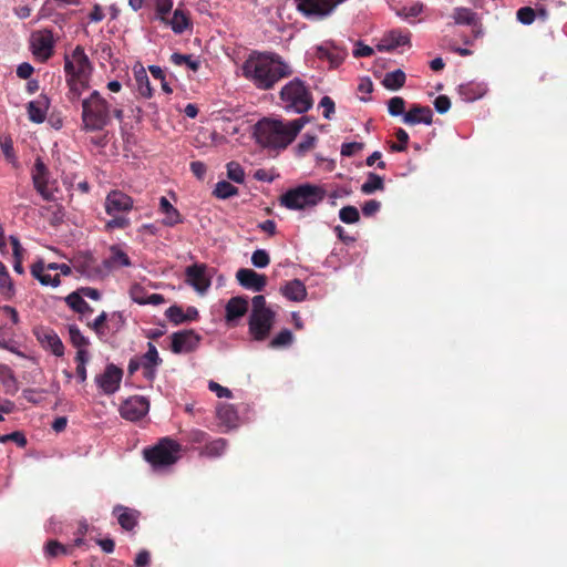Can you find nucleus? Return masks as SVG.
<instances>
[{
  "label": "nucleus",
  "mask_w": 567,
  "mask_h": 567,
  "mask_svg": "<svg viewBox=\"0 0 567 567\" xmlns=\"http://www.w3.org/2000/svg\"><path fill=\"white\" fill-rule=\"evenodd\" d=\"M293 73L282 56L275 52L254 51L243 64V75L259 90H270Z\"/></svg>",
  "instance_id": "f257e3e1"
},
{
  "label": "nucleus",
  "mask_w": 567,
  "mask_h": 567,
  "mask_svg": "<svg viewBox=\"0 0 567 567\" xmlns=\"http://www.w3.org/2000/svg\"><path fill=\"white\" fill-rule=\"evenodd\" d=\"M309 122L307 116L285 123L280 120L264 118L256 124L257 142L264 147L285 150Z\"/></svg>",
  "instance_id": "f03ea898"
},
{
  "label": "nucleus",
  "mask_w": 567,
  "mask_h": 567,
  "mask_svg": "<svg viewBox=\"0 0 567 567\" xmlns=\"http://www.w3.org/2000/svg\"><path fill=\"white\" fill-rule=\"evenodd\" d=\"M81 118L83 130L102 131L111 122V104L95 90L82 100Z\"/></svg>",
  "instance_id": "7ed1b4c3"
},
{
  "label": "nucleus",
  "mask_w": 567,
  "mask_h": 567,
  "mask_svg": "<svg viewBox=\"0 0 567 567\" xmlns=\"http://www.w3.org/2000/svg\"><path fill=\"white\" fill-rule=\"evenodd\" d=\"M324 197L326 190L321 186L306 183L288 189L280 196L279 202L290 210H302L317 206Z\"/></svg>",
  "instance_id": "20e7f679"
},
{
  "label": "nucleus",
  "mask_w": 567,
  "mask_h": 567,
  "mask_svg": "<svg viewBox=\"0 0 567 567\" xmlns=\"http://www.w3.org/2000/svg\"><path fill=\"white\" fill-rule=\"evenodd\" d=\"M279 95L285 107L298 114L308 112L313 105L311 92L299 78H295L284 85Z\"/></svg>",
  "instance_id": "39448f33"
},
{
  "label": "nucleus",
  "mask_w": 567,
  "mask_h": 567,
  "mask_svg": "<svg viewBox=\"0 0 567 567\" xmlns=\"http://www.w3.org/2000/svg\"><path fill=\"white\" fill-rule=\"evenodd\" d=\"M182 451L181 444L169 436L158 440V442L143 451L144 458L155 468L173 465L179 458Z\"/></svg>",
  "instance_id": "423d86ee"
},
{
  "label": "nucleus",
  "mask_w": 567,
  "mask_h": 567,
  "mask_svg": "<svg viewBox=\"0 0 567 567\" xmlns=\"http://www.w3.org/2000/svg\"><path fill=\"white\" fill-rule=\"evenodd\" d=\"M93 66L81 45L75 47L71 55L64 56L65 78H84L92 75Z\"/></svg>",
  "instance_id": "0eeeda50"
},
{
  "label": "nucleus",
  "mask_w": 567,
  "mask_h": 567,
  "mask_svg": "<svg viewBox=\"0 0 567 567\" xmlns=\"http://www.w3.org/2000/svg\"><path fill=\"white\" fill-rule=\"evenodd\" d=\"M72 267L83 277L89 279H101L105 276L103 262L99 264L96 258L89 251L79 252L72 259Z\"/></svg>",
  "instance_id": "6e6552de"
},
{
  "label": "nucleus",
  "mask_w": 567,
  "mask_h": 567,
  "mask_svg": "<svg viewBox=\"0 0 567 567\" xmlns=\"http://www.w3.org/2000/svg\"><path fill=\"white\" fill-rule=\"evenodd\" d=\"M275 322V312L265 311L250 313L249 317V332L257 341H264L268 338L270 330Z\"/></svg>",
  "instance_id": "1a4fd4ad"
},
{
  "label": "nucleus",
  "mask_w": 567,
  "mask_h": 567,
  "mask_svg": "<svg viewBox=\"0 0 567 567\" xmlns=\"http://www.w3.org/2000/svg\"><path fill=\"white\" fill-rule=\"evenodd\" d=\"M297 9L306 17H326L344 0H293Z\"/></svg>",
  "instance_id": "9d476101"
},
{
  "label": "nucleus",
  "mask_w": 567,
  "mask_h": 567,
  "mask_svg": "<svg viewBox=\"0 0 567 567\" xmlns=\"http://www.w3.org/2000/svg\"><path fill=\"white\" fill-rule=\"evenodd\" d=\"M123 370L114 363H109L103 373L95 377L97 386L104 394H114L121 385Z\"/></svg>",
  "instance_id": "9b49d317"
},
{
  "label": "nucleus",
  "mask_w": 567,
  "mask_h": 567,
  "mask_svg": "<svg viewBox=\"0 0 567 567\" xmlns=\"http://www.w3.org/2000/svg\"><path fill=\"white\" fill-rule=\"evenodd\" d=\"M32 53L41 62L48 61L54 52V38L51 30L44 29L32 35Z\"/></svg>",
  "instance_id": "f8f14e48"
},
{
  "label": "nucleus",
  "mask_w": 567,
  "mask_h": 567,
  "mask_svg": "<svg viewBox=\"0 0 567 567\" xmlns=\"http://www.w3.org/2000/svg\"><path fill=\"white\" fill-rule=\"evenodd\" d=\"M171 350L173 353H188L195 351L202 340L193 329L174 332L171 337Z\"/></svg>",
  "instance_id": "ddd939ff"
},
{
  "label": "nucleus",
  "mask_w": 567,
  "mask_h": 567,
  "mask_svg": "<svg viewBox=\"0 0 567 567\" xmlns=\"http://www.w3.org/2000/svg\"><path fill=\"white\" fill-rule=\"evenodd\" d=\"M134 200L122 190H111L105 198V212L110 216L128 213L133 209Z\"/></svg>",
  "instance_id": "4468645a"
},
{
  "label": "nucleus",
  "mask_w": 567,
  "mask_h": 567,
  "mask_svg": "<svg viewBox=\"0 0 567 567\" xmlns=\"http://www.w3.org/2000/svg\"><path fill=\"white\" fill-rule=\"evenodd\" d=\"M150 402L144 396L134 395L125 400L120 406V414L128 421H137L146 415Z\"/></svg>",
  "instance_id": "2eb2a0df"
},
{
  "label": "nucleus",
  "mask_w": 567,
  "mask_h": 567,
  "mask_svg": "<svg viewBox=\"0 0 567 567\" xmlns=\"http://www.w3.org/2000/svg\"><path fill=\"white\" fill-rule=\"evenodd\" d=\"M205 264H194L185 269V282L192 286L197 292L204 293L210 287V278L206 275Z\"/></svg>",
  "instance_id": "dca6fc26"
},
{
  "label": "nucleus",
  "mask_w": 567,
  "mask_h": 567,
  "mask_svg": "<svg viewBox=\"0 0 567 567\" xmlns=\"http://www.w3.org/2000/svg\"><path fill=\"white\" fill-rule=\"evenodd\" d=\"M34 188L44 200L53 199V192L49 186V171L41 158H37L32 171Z\"/></svg>",
  "instance_id": "f3484780"
},
{
  "label": "nucleus",
  "mask_w": 567,
  "mask_h": 567,
  "mask_svg": "<svg viewBox=\"0 0 567 567\" xmlns=\"http://www.w3.org/2000/svg\"><path fill=\"white\" fill-rule=\"evenodd\" d=\"M236 279L244 288L257 292L262 291L267 285V277L265 275H260L249 268H240L236 272Z\"/></svg>",
  "instance_id": "a211bd4d"
},
{
  "label": "nucleus",
  "mask_w": 567,
  "mask_h": 567,
  "mask_svg": "<svg viewBox=\"0 0 567 567\" xmlns=\"http://www.w3.org/2000/svg\"><path fill=\"white\" fill-rule=\"evenodd\" d=\"M35 336L41 346L51 350L54 355L62 357L64 354V346L53 329L41 327L35 330Z\"/></svg>",
  "instance_id": "6ab92c4d"
},
{
  "label": "nucleus",
  "mask_w": 567,
  "mask_h": 567,
  "mask_svg": "<svg viewBox=\"0 0 567 567\" xmlns=\"http://www.w3.org/2000/svg\"><path fill=\"white\" fill-rule=\"evenodd\" d=\"M403 122L408 125L426 124L433 122V112L430 106L412 104L410 110L404 114Z\"/></svg>",
  "instance_id": "aec40b11"
},
{
  "label": "nucleus",
  "mask_w": 567,
  "mask_h": 567,
  "mask_svg": "<svg viewBox=\"0 0 567 567\" xmlns=\"http://www.w3.org/2000/svg\"><path fill=\"white\" fill-rule=\"evenodd\" d=\"M50 107V100L45 94H40L35 100L27 104L28 117L31 122L40 124L43 123L48 110Z\"/></svg>",
  "instance_id": "412c9836"
},
{
  "label": "nucleus",
  "mask_w": 567,
  "mask_h": 567,
  "mask_svg": "<svg viewBox=\"0 0 567 567\" xmlns=\"http://www.w3.org/2000/svg\"><path fill=\"white\" fill-rule=\"evenodd\" d=\"M410 32L402 30H391L383 37L381 43L378 44L379 51H393L394 49L410 43Z\"/></svg>",
  "instance_id": "4be33fe9"
},
{
  "label": "nucleus",
  "mask_w": 567,
  "mask_h": 567,
  "mask_svg": "<svg viewBox=\"0 0 567 567\" xmlns=\"http://www.w3.org/2000/svg\"><path fill=\"white\" fill-rule=\"evenodd\" d=\"M248 311V300L245 297H231L225 307V319L227 323L244 317Z\"/></svg>",
  "instance_id": "5701e85b"
},
{
  "label": "nucleus",
  "mask_w": 567,
  "mask_h": 567,
  "mask_svg": "<svg viewBox=\"0 0 567 567\" xmlns=\"http://www.w3.org/2000/svg\"><path fill=\"white\" fill-rule=\"evenodd\" d=\"M280 292L288 300L300 302L307 297V289L305 284L299 279L287 281L281 288Z\"/></svg>",
  "instance_id": "b1692460"
},
{
  "label": "nucleus",
  "mask_w": 567,
  "mask_h": 567,
  "mask_svg": "<svg viewBox=\"0 0 567 567\" xmlns=\"http://www.w3.org/2000/svg\"><path fill=\"white\" fill-rule=\"evenodd\" d=\"M111 256L107 259H104L103 262V269H105V275L109 274V271L113 268L118 267H130L132 265L130 257L126 252H124L121 248L117 246L111 247Z\"/></svg>",
  "instance_id": "393cba45"
},
{
  "label": "nucleus",
  "mask_w": 567,
  "mask_h": 567,
  "mask_svg": "<svg viewBox=\"0 0 567 567\" xmlns=\"http://www.w3.org/2000/svg\"><path fill=\"white\" fill-rule=\"evenodd\" d=\"M91 76L82 78H65L66 85L69 89L68 99L70 102H75L81 99L84 91L90 89Z\"/></svg>",
  "instance_id": "a878e982"
},
{
  "label": "nucleus",
  "mask_w": 567,
  "mask_h": 567,
  "mask_svg": "<svg viewBox=\"0 0 567 567\" xmlns=\"http://www.w3.org/2000/svg\"><path fill=\"white\" fill-rule=\"evenodd\" d=\"M162 22L169 25L172 30L177 34L183 33L187 28L190 27V19L188 14L179 8L174 11L171 19L166 16V20H162Z\"/></svg>",
  "instance_id": "bb28decb"
},
{
  "label": "nucleus",
  "mask_w": 567,
  "mask_h": 567,
  "mask_svg": "<svg viewBox=\"0 0 567 567\" xmlns=\"http://www.w3.org/2000/svg\"><path fill=\"white\" fill-rule=\"evenodd\" d=\"M31 274L43 286L58 287L61 282L60 276L58 274L52 276V275L45 272V266L41 260L32 265Z\"/></svg>",
  "instance_id": "cd10ccee"
},
{
  "label": "nucleus",
  "mask_w": 567,
  "mask_h": 567,
  "mask_svg": "<svg viewBox=\"0 0 567 567\" xmlns=\"http://www.w3.org/2000/svg\"><path fill=\"white\" fill-rule=\"evenodd\" d=\"M159 210L165 215V218L163 219V224L165 226L173 227L182 223L179 212L164 196L159 199Z\"/></svg>",
  "instance_id": "c85d7f7f"
},
{
  "label": "nucleus",
  "mask_w": 567,
  "mask_h": 567,
  "mask_svg": "<svg viewBox=\"0 0 567 567\" xmlns=\"http://www.w3.org/2000/svg\"><path fill=\"white\" fill-rule=\"evenodd\" d=\"M113 514L117 515L121 527L125 530H132L137 524L136 512L128 509L122 505H117L113 509Z\"/></svg>",
  "instance_id": "c756f323"
},
{
  "label": "nucleus",
  "mask_w": 567,
  "mask_h": 567,
  "mask_svg": "<svg viewBox=\"0 0 567 567\" xmlns=\"http://www.w3.org/2000/svg\"><path fill=\"white\" fill-rule=\"evenodd\" d=\"M451 18L454 24L458 25H476L477 14L470 8L456 7L454 8Z\"/></svg>",
  "instance_id": "7c9ffc66"
},
{
  "label": "nucleus",
  "mask_w": 567,
  "mask_h": 567,
  "mask_svg": "<svg viewBox=\"0 0 567 567\" xmlns=\"http://www.w3.org/2000/svg\"><path fill=\"white\" fill-rule=\"evenodd\" d=\"M227 445V440L223 437L215 439L213 441L206 442L204 447L200 450L199 455L209 458L219 457L226 451Z\"/></svg>",
  "instance_id": "2f4dec72"
},
{
  "label": "nucleus",
  "mask_w": 567,
  "mask_h": 567,
  "mask_svg": "<svg viewBox=\"0 0 567 567\" xmlns=\"http://www.w3.org/2000/svg\"><path fill=\"white\" fill-rule=\"evenodd\" d=\"M218 420L227 427L236 426L238 415L237 411L230 404L220 403L216 411Z\"/></svg>",
  "instance_id": "473e14b6"
},
{
  "label": "nucleus",
  "mask_w": 567,
  "mask_h": 567,
  "mask_svg": "<svg viewBox=\"0 0 567 567\" xmlns=\"http://www.w3.org/2000/svg\"><path fill=\"white\" fill-rule=\"evenodd\" d=\"M65 301L72 310L82 316H87L93 312V308L82 298V295L79 292H71L65 298Z\"/></svg>",
  "instance_id": "72a5a7b5"
},
{
  "label": "nucleus",
  "mask_w": 567,
  "mask_h": 567,
  "mask_svg": "<svg viewBox=\"0 0 567 567\" xmlns=\"http://www.w3.org/2000/svg\"><path fill=\"white\" fill-rule=\"evenodd\" d=\"M11 247H12V255H13V269L17 274L22 275L24 272V268L22 265L23 261V254L24 249L20 244V240L16 236H10L9 238Z\"/></svg>",
  "instance_id": "f704fd0d"
},
{
  "label": "nucleus",
  "mask_w": 567,
  "mask_h": 567,
  "mask_svg": "<svg viewBox=\"0 0 567 567\" xmlns=\"http://www.w3.org/2000/svg\"><path fill=\"white\" fill-rule=\"evenodd\" d=\"M405 79V73L402 70H395L385 74L382 84L388 90L396 91L404 85Z\"/></svg>",
  "instance_id": "c9c22d12"
},
{
  "label": "nucleus",
  "mask_w": 567,
  "mask_h": 567,
  "mask_svg": "<svg viewBox=\"0 0 567 567\" xmlns=\"http://www.w3.org/2000/svg\"><path fill=\"white\" fill-rule=\"evenodd\" d=\"M0 295L7 299L14 295V286L7 267L0 261Z\"/></svg>",
  "instance_id": "e433bc0d"
},
{
  "label": "nucleus",
  "mask_w": 567,
  "mask_h": 567,
  "mask_svg": "<svg viewBox=\"0 0 567 567\" xmlns=\"http://www.w3.org/2000/svg\"><path fill=\"white\" fill-rule=\"evenodd\" d=\"M384 189V179L380 175L370 172L367 181L361 186V192L365 195L373 194L377 190Z\"/></svg>",
  "instance_id": "4c0bfd02"
},
{
  "label": "nucleus",
  "mask_w": 567,
  "mask_h": 567,
  "mask_svg": "<svg viewBox=\"0 0 567 567\" xmlns=\"http://www.w3.org/2000/svg\"><path fill=\"white\" fill-rule=\"evenodd\" d=\"M44 554L48 558L71 555V547L61 544L55 539H50L44 546Z\"/></svg>",
  "instance_id": "58836bf2"
},
{
  "label": "nucleus",
  "mask_w": 567,
  "mask_h": 567,
  "mask_svg": "<svg viewBox=\"0 0 567 567\" xmlns=\"http://www.w3.org/2000/svg\"><path fill=\"white\" fill-rule=\"evenodd\" d=\"M238 194V188L227 181H220L216 184L213 195L219 199H227Z\"/></svg>",
  "instance_id": "ea45409f"
},
{
  "label": "nucleus",
  "mask_w": 567,
  "mask_h": 567,
  "mask_svg": "<svg viewBox=\"0 0 567 567\" xmlns=\"http://www.w3.org/2000/svg\"><path fill=\"white\" fill-rule=\"evenodd\" d=\"M68 331L70 341L76 349L86 348L90 344L89 339L82 334L80 328L76 324H69Z\"/></svg>",
  "instance_id": "a19ab883"
},
{
  "label": "nucleus",
  "mask_w": 567,
  "mask_h": 567,
  "mask_svg": "<svg viewBox=\"0 0 567 567\" xmlns=\"http://www.w3.org/2000/svg\"><path fill=\"white\" fill-rule=\"evenodd\" d=\"M135 80L137 83L138 93L145 99L152 97L153 89L151 86L150 79L144 70L136 73Z\"/></svg>",
  "instance_id": "79ce46f5"
},
{
  "label": "nucleus",
  "mask_w": 567,
  "mask_h": 567,
  "mask_svg": "<svg viewBox=\"0 0 567 567\" xmlns=\"http://www.w3.org/2000/svg\"><path fill=\"white\" fill-rule=\"evenodd\" d=\"M171 62L175 65H187L192 71L196 72L199 66H200V63L198 60H193L192 59V55H188V54H182V53H178V52H175L171 55L169 58Z\"/></svg>",
  "instance_id": "37998d69"
},
{
  "label": "nucleus",
  "mask_w": 567,
  "mask_h": 567,
  "mask_svg": "<svg viewBox=\"0 0 567 567\" xmlns=\"http://www.w3.org/2000/svg\"><path fill=\"white\" fill-rule=\"evenodd\" d=\"M142 362H143V365H161L163 360L162 358L159 357L158 354V351L156 349V347L152 343V342H148L147 343V351L145 354H143L142 357H140Z\"/></svg>",
  "instance_id": "c03bdc74"
},
{
  "label": "nucleus",
  "mask_w": 567,
  "mask_h": 567,
  "mask_svg": "<svg viewBox=\"0 0 567 567\" xmlns=\"http://www.w3.org/2000/svg\"><path fill=\"white\" fill-rule=\"evenodd\" d=\"M227 177L235 183H244L245 172L241 165L237 162H229L227 164Z\"/></svg>",
  "instance_id": "a18cd8bd"
},
{
  "label": "nucleus",
  "mask_w": 567,
  "mask_h": 567,
  "mask_svg": "<svg viewBox=\"0 0 567 567\" xmlns=\"http://www.w3.org/2000/svg\"><path fill=\"white\" fill-rule=\"evenodd\" d=\"M293 336L290 330H281L269 343L270 348L277 349L281 347H288L291 344Z\"/></svg>",
  "instance_id": "49530a36"
},
{
  "label": "nucleus",
  "mask_w": 567,
  "mask_h": 567,
  "mask_svg": "<svg viewBox=\"0 0 567 567\" xmlns=\"http://www.w3.org/2000/svg\"><path fill=\"white\" fill-rule=\"evenodd\" d=\"M166 318L175 326L186 322V316L182 307L174 305L165 311Z\"/></svg>",
  "instance_id": "de8ad7c7"
},
{
  "label": "nucleus",
  "mask_w": 567,
  "mask_h": 567,
  "mask_svg": "<svg viewBox=\"0 0 567 567\" xmlns=\"http://www.w3.org/2000/svg\"><path fill=\"white\" fill-rule=\"evenodd\" d=\"M388 111L392 116H404L406 113L404 99L401 96L391 97L388 102Z\"/></svg>",
  "instance_id": "09e8293b"
},
{
  "label": "nucleus",
  "mask_w": 567,
  "mask_h": 567,
  "mask_svg": "<svg viewBox=\"0 0 567 567\" xmlns=\"http://www.w3.org/2000/svg\"><path fill=\"white\" fill-rule=\"evenodd\" d=\"M340 219L346 224H354L359 221L360 214L357 207L354 206H344L339 212Z\"/></svg>",
  "instance_id": "8fccbe9b"
},
{
  "label": "nucleus",
  "mask_w": 567,
  "mask_h": 567,
  "mask_svg": "<svg viewBox=\"0 0 567 567\" xmlns=\"http://www.w3.org/2000/svg\"><path fill=\"white\" fill-rule=\"evenodd\" d=\"M396 143H391L390 150L392 152H404L409 142V134L403 128H398L395 132Z\"/></svg>",
  "instance_id": "3c124183"
},
{
  "label": "nucleus",
  "mask_w": 567,
  "mask_h": 567,
  "mask_svg": "<svg viewBox=\"0 0 567 567\" xmlns=\"http://www.w3.org/2000/svg\"><path fill=\"white\" fill-rule=\"evenodd\" d=\"M107 320V313L102 311L93 322H87V327L91 328L99 338H103L105 336V323Z\"/></svg>",
  "instance_id": "603ef678"
},
{
  "label": "nucleus",
  "mask_w": 567,
  "mask_h": 567,
  "mask_svg": "<svg viewBox=\"0 0 567 567\" xmlns=\"http://www.w3.org/2000/svg\"><path fill=\"white\" fill-rule=\"evenodd\" d=\"M316 142V135L306 134L296 147L297 154L299 156H303L306 153L315 148Z\"/></svg>",
  "instance_id": "864d4df0"
},
{
  "label": "nucleus",
  "mask_w": 567,
  "mask_h": 567,
  "mask_svg": "<svg viewBox=\"0 0 567 567\" xmlns=\"http://www.w3.org/2000/svg\"><path fill=\"white\" fill-rule=\"evenodd\" d=\"M347 56V51L336 45L331 47L327 61L330 63V68H338Z\"/></svg>",
  "instance_id": "5fc2aeb1"
},
{
  "label": "nucleus",
  "mask_w": 567,
  "mask_h": 567,
  "mask_svg": "<svg viewBox=\"0 0 567 567\" xmlns=\"http://www.w3.org/2000/svg\"><path fill=\"white\" fill-rule=\"evenodd\" d=\"M516 18L522 24L529 25L536 19V11L532 7H522L517 10Z\"/></svg>",
  "instance_id": "6e6d98bb"
},
{
  "label": "nucleus",
  "mask_w": 567,
  "mask_h": 567,
  "mask_svg": "<svg viewBox=\"0 0 567 567\" xmlns=\"http://www.w3.org/2000/svg\"><path fill=\"white\" fill-rule=\"evenodd\" d=\"M251 264L257 268H265L270 264L269 254L265 249H257L251 255Z\"/></svg>",
  "instance_id": "4d7b16f0"
},
{
  "label": "nucleus",
  "mask_w": 567,
  "mask_h": 567,
  "mask_svg": "<svg viewBox=\"0 0 567 567\" xmlns=\"http://www.w3.org/2000/svg\"><path fill=\"white\" fill-rule=\"evenodd\" d=\"M156 14L159 20H166V16L171 12L173 8V0H154Z\"/></svg>",
  "instance_id": "13d9d810"
},
{
  "label": "nucleus",
  "mask_w": 567,
  "mask_h": 567,
  "mask_svg": "<svg viewBox=\"0 0 567 567\" xmlns=\"http://www.w3.org/2000/svg\"><path fill=\"white\" fill-rule=\"evenodd\" d=\"M208 434L199 429H193L186 433L187 442L192 444H202L207 442Z\"/></svg>",
  "instance_id": "bf43d9fd"
},
{
  "label": "nucleus",
  "mask_w": 567,
  "mask_h": 567,
  "mask_svg": "<svg viewBox=\"0 0 567 567\" xmlns=\"http://www.w3.org/2000/svg\"><path fill=\"white\" fill-rule=\"evenodd\" d=\"M423 11V3L415 2L410 7H403L398 14L403 18H415Z\"/></svg>",
  "instance_id": "052dcab7"
},
{
  "label": "nucleus",
  "mask_w": 567,
  "mask_h": 567,
  "mask_svg": "<svg viewBox=\"0 0 567 567\" xmlns=\"http://www.w3.org/2000/svg\"><path fill=\"white\" fill-rule=\"evenodd\" d=\"M132 300L138 305L144 306L147 297L146 290L141 285H134L130 290Z\"/></svg>",
  "instance_id": "680f3d73"
},
{
  "label": "nucleus",
  "mask_w": 567,
  "mask_h": 567,
  "mask_svg": "<svg viewBox=\"0 0 567 567\" xmlns=\"http://www.w3.org/2000/svg\"><path fill=\"white\" fill-rule=\"evenodd\" d=\"M112 217L113 218L111 220H109L105 225L107 229H114V228L124 229L130 226V219L127 217L121 216V215H115Z\"/></svg>",
  "instance_id": "e2e57ef3"
},
{
  "label": "nucleus",
  "mask_w": 567,
  "mask_h": 567,
  "mask_svg": "<svg viewBox=\"0 0 567 567\" xmlns=\"http://www.w3.org/2000/svg\"><path fill=\"white\" fill-rule=\"evenodd\" d=\"M252 303V310L251 313L256 312H265V311H272L269 307L266 305V298L262 295H257L251 299Z\"/></svg>",
  "instance_id": "0e129e2a"
},
{
  "label": "nucleus",
  "mask_w": 567,
  "mask_h": 567,
  "mask_svg": "<svg viewBox=\"0 0 567 567\" xmlns=\"http://www.w3.org/2000/svg\"><path fill=\"white\" fill-rule=\"evenodd\" d=\"M380 208H381V203L379 200L370 199L363 204L362 214L365 217H371L375 213H378L380 210Z\"/></svg>",
  "instance_id": "69168bd1"
},
{
  "label": "nucleus",
  "mask_w": 567,
  "mask_h": 567,
  "mask_svg": "<svg viewBox=\"0 0 567 567\" xmlns=\"http://www.w3.org/2000/svg\"><path fill=\"white\" fill-rule=\"evenodd\" d=\"M434 107L441 114L446 113L450 110V107H451V100H450V97L446 96V95H439L434 100Z\"/></svg>",
  "instance_id": "338daca9"
},
{
  "label": "nucleus",
  "mask_w": 567,
  "mask_h": 567,
  "mask_svg": "<svg viewBox=\"0 0 567 567\" xmlns=\"http://www.w3.org/2000/svg\"><path fill=\"white\" fill-rule=\"evenodd\" d=\"M151 563V554L146 549H142L135 557L134 566L135 567H148Z\"/></svg>",
  "instance_id": "774afa93"
}]
</instances>
